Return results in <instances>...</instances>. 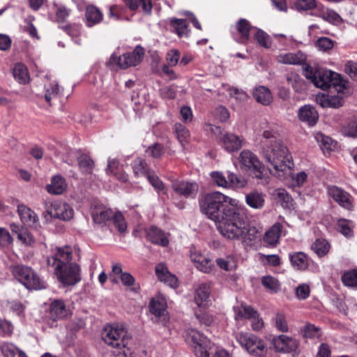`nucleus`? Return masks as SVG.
<instances>
[{
    "label": "nucleus",
    "mask_w": 357,
    "mask_h": 357,
    "mask_svg": "<svg viewBox=\"0 0 357 357\" xmlns=\"http://www.w3.org/2000/svg\"><path fill=\"white\" fill-rule=\"evenodd\" d=\"M238 200L219 192L208 193L199 200L201 211L213 220L219 232L230 240H242L250 236L246 216L238 206Z\"/></svg>",
    "instance_id": "nucleus-1"
},
{
    "label": "nucleus",
    "mask_w": 357,
    "mask_h": 357,
    "mask_svg": "<svg viewBox=\"0 0 357 357\" xmlns=\"http://www.w3.org/2000/svg\"><path fill=\"white\" fill-rule=\"evenodd\" d=\"M73 258V248L68 245L55 248L47 257V265L63 287L74 286L82 280L81 267Z\"/></svg>",
    "instance_id": "nucleus-2"
},
{
    "label": "nucleus",
    "mask_w": 357,
    "mask_h": 357,
    "mask_svg": "<svg viewBox=\"0 0 357 357\" xmlns=\"http://www.w3.org/2000/svg\"><path fill=\"white\" fill-rule=\"evenodd\" d=\"M259 152L272 174L282 178L290 173L294 165L292 157L282 140L266 143L261 146Z\"/></svg>",
    "instance_id": "nucleus-3"
},
{
    "label": "nucleus",
    "mask_w": 357,
    "mask_h": 357,
    "mask_svg": "<svg viewBox=\"0 0 357 357\" xmlns=\"http://www.w3.org/2000/svg\"><path fill=\"white\" fill-rule=\"evenodd\" d=\"M101 335L105 343L113 349L112 353L114 356H126V350H130L132 337L122 326L107 324L102 330Z\"/></svg>",
    "instance_id": "nucleus-4"
},
{
    "label": "nucleus",
    "mask_w": 357,
    "mask_h": 357,
    "mask_svg": "<svg viewBox=\"0 0 357 357\" xmlns=\"http://www.w3.org/2000/svg\"><path fill=\"white\" fill-rule=\"evenodd\" d=\"M14 278L29 290H39L46 288L45 282L30 266L16 265L10 266Z\"/></svg>",
    "instance_id": "nucleus-5"
},
{
    "label": "nucleus",
    "mask_w": 357,
    "mask_h": 357,
    "mask_svg": "<svg viewBox=\"0 0 357 357\" xmlns=\"http://www.w3.org/2000/svg\"><path fill=\"white\" fill-rule=\"evenodd\" d=\"M306 78L311 79L317 87L323 90L334 88L339 93L345 88V82L341 78L340 75L331 70H318L311 75L306 73Z\"/></svg>",
    "instance_id": "nucleus-6"
},
{
    "label": "nucleus",
    "mask_w": 357,
    "mask_h": 357,
    "mask_svg": "<svg viewBox=\"0 0 357 357\" xmlns=\"http://www.w3.org/2000/svg\"><path fill=\"white\" fill-rule=\"evenodd\" d=\"M241 169L257 179L264 178V166L258 157L248 149L243 150L238 157Z\"/></svg>",
    "instance_id": "nucleus-7"
},
{
    "label": "nucleus",
    "mask_w": 357,
    "mask_h": 357,
    "mask_svg": "<svg viewBox=\"0 0 357 357\" xmlns=\"http://www.w3.org/2000/svg\"><path fill=\"white\" fill-rule=\"evenodd\" d=\"M185 340L194 349V352L197 357H209L208 349L211 346L210 340L194 329H188L185 331Z\"/></svg>",
    "instance_id": "nucleus-8"
},
{
    "label": "nucleus",
    "mask_w": 357,
    "mask_h": 357,
    "mask_svg": "<svg viewBox=\"0 0 357 357\" xmlns=\"http://www.w3.org/2000/svg\"><path fill=\"white\" fill-rule=\"evenodd\" d=\"M236 339L239 344L252 354L261 356L266 352L264 341L253 334L240 333L237 335Z\"/></svg>",
    "instance_id": "nucleus-9"
},
{
    "label": "nucleus",
    "mask_w": 357,
    "mask_h": 357,
    "mask_svg": "<svg viewBox=\"0 0 357 357\" xmlns=\"http://www.w3.org/2000/svg\"><path fill=\"white\" fill-rule=\"evenodd\" d=\"M144 55V50L142 47L137 45L132 52L123 54L116 58L112 55L110 61H117L118 66L122 69H126L131 66H136L142 60Z\"/></svg>",
    "instance_id": "nucleus-10"
},
{
    "label": "nucleus",
    "mask_w": 357,
    "mask_h": 357,
    "mask_svg": "<svg viewBox=\"0 0 357 357\" xmlns=\"http://www.w3.org/2000/svg\"><path fill=\"white\" fill-rule=\"evenodd\" d=\"M46 213L53 218L64 221L70 220L74 215L73 208L68 204L61 202H52L50 206H47Z\"/></svg>",
    "instance_id": "nucleus-11"
},
{
    "label": "nucleus",
    "mask_w": 357,
    "mask_h": 357,
    "mask_svg": "<svg viewBox=\"0 0 357 357\" xmlns=\"http://www.w3.org/2000/svg\"><path fill=\"white\" fill-rule=\"evenodd\" d=\"M219 142L225 151L233 153L238 151L242 147L243 138L234 133L225 132L220 133Z\"/></svg>",
    "instance_id": "nucleus-12"
},
{
    "label": "nucleus",
    "mask_w": 357,
    "mask_h": 357,
    "mask_svg": "<svg viewBox=\"0 0 357 357\" xmlns=\"http://www.w3.org/2000/svg\"><path fill=\"white\" fill-rule=\"evenodd\" d=\"M273 344L277 351L287 354L295 352L298 346V343L295 339L284 335L274 337Z\"/></svg>",
    "instance_id": "nucleus-13"
},
{
    "label": "nucleus",
    "mask_w": 357,
    "mask_h": 357,
    "mask_svg": "<svg viewBox=\"0 0 357 357\" xmlns=\"http://www.w3.org/2000/svg\"><path fill=\"white\" fill-rule=\"evenodd\" d=\"M172 187L175 192L185 198H195L199 190L198 184L195 182L175 181Z\"/></svg>",
    "instance_id": "nucleus-14"
},
{
    "label": "nucleus",
    "mask_w": 357,
    "mask_h": 357,
    "mask_svg": "<svg viewBox=\"0 0 357 357\" xmlns=\"http://www.w3.org/2000/svg\"><path fill=\"white\" fill-rule=\"evenodd\" d=\"M328 193L333 199L343 208L351 210L353 203L351 195L346 191L337 186H331L328 188Z\"/></svg>",
    "instance_id": "nucleus-15"
},
{
    "label": "nucleus",
    "mask_w": 357,
    "mask_h": 357,
    "mask_svg": "<svg viewBox=\"0 0 357 357\" xmlns=\"http://www.w3.org/2000/svg\"><path fill=\"white\" fill-rule=\"evenodd\" d=\"M68 315L66 305L61 300H54L50 306V318L53 321L63 319Z\"/></svg>",
    "instance_id": "nucleus-16"
},
{
    "label": "nucleus",
    "mask_w": 357,
    "mask_h": 357,
    "mask_svg": "<svg viewBox=\"0 0 357 357\" xmlns=\"http://www.w3.org/2000/svg\"><path fill=\"white\" fill-rule=\"evenodd\" d=\"M305 56L301 52L282 53L276 56V61L287 65H301L305 61Z\"/></svg>",
    "instance_id": "nucleus-17"
},
{
    "label": "nucleus",
    "mask_w": 357,
    "mask_h": 357,
    "mask_svg": "<svg viewBox=\"0 0 357 357\" xmlns=\"http://www.w3.org/2000/svg\"><path fill=\"white\" fill-rule=\"evenodd\" d=\"M298 117L301 121L306 122L312 126L316 124L319 114L314 107L310 105H305L300 108Z\"/></svg>",
    "instance_id": "nucleus-18"
},
{
    "label": "nucleus",
    "mask_w": 357,
    "mask_h": 357,
    "mask_svg": "<svg viewBox=\"0 0 357 357\" xmlns=\"http://www.w3.org/2000/svg\"><path fill=\"white\" fill-rule=\"evenodd\" d=\"M17 212L21 221L26 226L32 227L38 221L36 213L24 205H19Z\"/></svg>",
    "instance_id": "nucleus-19"
},
{
    "label": "nucleus",
    "mask_w": 357,
    "mask_h": 357,
    "mask_svg": "<svg viewBox=\"0 0 357 357\" xmlns=\"http://www.w3.org/2000/svg\"><path fill=\"white\" fill-rule=\"evenodd\" d=\"M146 238L152 243L165 247L169 244V240L161 229L156 227H151L146 232Z\"/></svg>",
    "instance_id": "nucleus-20"
},
{
    "label": "nucleus",
    "mask_w": 357,
    "mask_h": 357,
    "mask_svg": "<svg viewBox=\"0 0 357 357\" xmlns=\"http://www.w3.org/2000/svg\"><path fill=\"white\" fill-rule=\"evenodd\" d=\"M255 100L263 105H268L273 101V96L269 89L264 86H257L252 92Z\"/></svg>",
    "instance_id": "nucleus-21"
},
{
    "label": "nucleus",
    "mask_w": 357,
    "mask_h": 357,
    "mask_svg": "<svg viewBox=\"0 0 357 357\" xmlns=\"http://www.w3.org/2000/svg\"><path fill=\"white\" fill-rule=\"evenodd\" d=\"M107 174H113L121 182L126 183L128 181V175L125 173L122 167L119 166V162L115 159H109L107 167Z\"/></svg>",
    "instance_id": "nucleus-22"
},
{
    "label": "nucleus",
    "mask_w": 357,
    "mask_h": 357,
    "mask_svg": "<svg viewBox=\"0 0 357 357\" xmlns=\"http://www.w3.org/2000/svg\"><path fill=\"white\" fill-rule=\"evenodd\" d=\"M265 195L258 191H252L245 195V202L251 208L260 209L265 202Z\"/></svg>",
    "instance_id": "nucleus-23"
},
{
    "label": "nucleus",
    "mask_w": 357,
    "mask_h": 357,
    "mask_svg": "<svg viewBox=\"0 0 357 357\" xmlns=\"http://www.w3.org/2000/svg\"><path fill=\"white\" fill-rule=\"evenodd\" d=\"M282 226L280 223L274 224L264 234V241L271 245H275L279 241Z\"/></svg>",
    "instance_id": "nucleus-24"
},
{
    "label": "nucleus",
    "mask_w": 357,
    "mask_h": 357,
    "mask_svg": "<svg viewBox=\"0 0 357 357\" xmlns=\"http://www.w3.org/2000/svg\"><path fill=\"white\" fill-rule=\"evenodd\" d=\"M211 294L210 286L203 283L199 285L195 292V301L199 307L205 305V303L209 301Z\"/></svg>",
    "instance_id": "nucleus-25"
},
{
    "label": "nucleus",
    "mask_w": 357,
    "mask_h": 357,
    "mask_svg": "<svg viewBox=\"0 0 357 357\" xmlns=\"http://www.w3.org/2000/svg\"><path fill=\"white\" fill-rule=\"evenodd\" d=\"M289 259L291 265L297 270L304 271L308 267L307 256L302 252L289 254Z\"/></svg>",
    "instance_id": "nucleus-26"
},
{
    "label": "nucleus",
    "mask_w": 357,
    "mask_h": 357,
    "mask_svg": "<svg viewBox=\"0 0 357 357\" xmlns=\"http://www.w3.org/2000/svg\"><path fill=\"white\" fill-rule=\"evenodd\" d=\"M66 184L64 178L60 176L52 177L51 183L47 185L46 190L50 194L60 195L64 192Z\"/></svg>",
    "instance_id": "nucleus-27"
},
{
    "label": "nucleus",
    "mask_w": 357,
    "mask_h": 357,
    "mask_svg": "<svg viewBox=\"0 0 357 357\" xmlns=\"http://www.w3.org/2000/svg\"><path fill=\"white\" fill-rule=\"evenodd\" d=\"M77 162L80 171L86 174L92 173L95 164L89 155L82 153L77 157Z\"/></svg>",
    "instance_id": "nucleus-28"
},
{
    "label": "nucleus",
    "mask_w": 357,
    "mask_h": 357,
    "mask_svg": "<svg viewBox=\"0 0 357 357\" xmlns=\"http://www.w3.org/2000/svg\"><path fill=\"white\" fill-rule=\"evenodd\" d=\"M166 302L162 298H153L150 301L149 311L155 317H160L164 314L166 311Z\"/></svg>",
    "instance_id": "nucleus-29"
},
{
    "label": "nucleus",
    "mask_w": 357,
    "mask_h": 357,
    "mask_svg": "<svg viewBox=\"0 0 357 357\" xmlns=\"http://www.w3.org/2000/svg\"><path fill=\"white\" fill-rule=\"evenodd\" d=\"M342 91V89L338 93L337 96H323L319 98L320 105L325 107H331L333 108H338L343 105L344 100L342 96L340 95V93Z\"/></svg>",
    "instance_id": "nucleus-30"
},
{
    "label": "nucleus",
    "mask_w": 357,
    "mask_h": 357,
    "mask_svg": "<svg viewBox=\"0 0 357 357\" xmlns=\"http://www.w3.org/2000/svg\"><path fill=\"white\" fill-rule=\"evenodd\" d=\"M85 16L88 25L90 26L100 22L102 20L101 12L94 6H89L86 7Z\"/></svg>",
    "instance_id": "nucleus-31"
},
{
    "label": "nucleus",
    "mask_w": 357,
    "mask_h": 357,
    "mask_svg": "<svg viewBox=\"0 0 357 357\" xmlns=\"http://www.w3.org/2000/svg\"><path fill=\"white\" fill-rule=\"evenodd\" d=\"M192 259L196 267L204 273H210L214 267L213 261L202 255H196L195 257H192Z\"/></svg>",
    "instance_id": "nucleus-32"
},
{
    "label": "nucleus",
    "mask_w": 357,
    "mask_h": 357,
    "mask_svg": "<svg viewBox=\"0 0 357 357\" xmlns=\"http://www.w3.org/2000/svg\"><path fill=\"white\" fill-rule=\"evenodd\" d=\"M126 6L131 10H137L139 6H142L143 10L150 14L152 10V3L151 0H124Z\"/></svg>",
    "instance_id": "nucleus-33"
},
{
    "label": "nucleus",
    "mask_w": 357,
    "mask_h": 357,
    "mask_svg": "<svg viewBox=\"0 0 357 357\" xmlns=\"http://www.w3.org/2000/svg\"><path fill=\"white\" fill-rule=\"evenodd\" d=\"M112 215L113 212L110 209L105 208H96L91 214L93 221L97 224H102L109 220Z\"/></svg>",
    "instance_id": "nucleus-34"
},
{
    "label": "nucleus",
    "mask_w": 357,
    "mask_h": 357,
    "mask_svg": "<svg viewBox=\"0 0 357 357\" xmlns=\"http://www.w3.org/2000/svg\"><path fill=\"white\" fill-rule=\"evenodd\" d=\"M236 28L241 35L242 42L248 40L251 29L250 23L247 20L241 18L237 22Z\"/></svg>",
    "instance_id": "nucleus-35"
},
{
    "label": "nucleus",
    "mask_w": 357,
    "mask_h": 357,
    "mask_svg": "<svg viewBox=\"0 0 357 357\" xmlns=\"http://www.w3.org/2000/svg\"><path fill=\"white\" fill-rule=\"evenodd\" d=\"M312 250L319 257L325 256L330 250V244L324 238H319L312 244Z\"/></svg>",
    "instance_id": "nucleus-36"
},
{
    "label": "nucleus",
    "mask_w": 357,
    "mask_h": 357,
    "mask_svg": "<svg viewBox=\"0 0 357 357\" xmlns=\"http://www.w3.org/2000/svg\"><path fill=\"white\" fill-rule=\"evenodd\" d=\"M273 195L278 203L283 208H289L292 202V198L289 194L284 189H278L274 191Z\"/></svg>",
    "instance_id": "nucleus-37"
},
{
    "label": "nucleus",
    "mask_w": 357,
    "mask_h": 357,
    "mask_svg": "<svg viewBox=\"0 0 357 357\" xmlns=\"http://www.w3.org/2000/svg\"><path fill=\"white\" fill-rule=\"evenodd\" d=\"M132 169L135 176H146L151 169L147 167L145 160L136 158L132 162Z\"/></svg>",
    "instance_id": "nucleus-38"
},
{
    "label": "nucleus",
    "mask_w": 357,
    "mask_h": 357,
    "mask_svg": "<svg viewBox=\"0 0 357 357\" xmlns=\"http://www.w3.org/2000/svg\"><path fill=\"white\" fill-rule=\"evenodd\" d=\"M227 174L229 187L241 188H244L248 183L247 179L243 176L237 175L229 172H227Z\"/></svg>",
    "instance_id": "nucleus-39"
},
{
    "label": "nucleus",
    "mask_w": 357,
    "mask_h": 357,
    "mask_svg": "<svg viewBox=\"0 0 357 357\" xmlns=\"http://www.w3.org/2000/svg\"><path fill=\"white\" fill-rule=\"evenodd\" d=\"M174 130L176 136V138L178 139L182 146H184L185 143L188 142V140L190 137L189 130L186 128L185 126L179 123L174 124Z\"/></svg>",
    "instance_id": "nucleus-40"
},
{
    "label": "nucleus",
    "mask_w": 357,
    "mask_h": 357,
    "mask_svg": "<svg viewBox=\"0 0 357 357\" xmlns=\"http://www.w3.org/2000/svg\"><path fill=\"white\" fill-rule=\"evenodd\" d=\"M342 132L347 137H357V116H354L342 126Z\"/></svg>",
    "instance_id": "nucleus-41"
},
{
    "label": "nucleus",
    "mask_w": 357,
    "mask_h": 357,
    "mask_svg": "<svg viewBox=\"0 0 357 357\" xmlns=\"http://www.w3.org/2000/svg\"><path fill=\"white\" fill-rule=\"evenodd\" d=\"M170 24L174 27L175 31L179 37L187 36L188 34V24L185 20L173 19Z\"/></svg>",
    "instance_id": "nucleus-42"
},
{
    "label": "nucleus",
    "mask_w": 357,
    "mask_h": 357,
    "mask_svg": "<svg viewBox=\"0 0 357 357\" xmlns=\"http://www.w3.org/2000/svg\"><path fill=\"white\" fill-rule=\"evenodd\" d=\"M13 76L15 79L21 84H25L29 79L27 69L21 63L15 65L13 69Z\"/></svg>",
    "instance_id": "nucleus-43"
},
{
    "label": "nucleus",
    "mask_w": 357,
    "mask_h": 357,
    "mask_svg": "<svg viewBox=\"0 0 357 357\" xmlns=\"http://www.w3.org/2000/svg\"><path fill=\"white\" fill-rule=\"evenodd\" d=\"M319 17H321L324 20L328 22L333 24H339L342 22L340 15L333 10L328 9L323 11Z\"/></svg>",
    "instance_id": "nucleus-44"
},
{
    "label": "nucleus",
    "mask_w": 357,
    "mask_h": 357,
    "mask_svg": "<svg viewBox=\"0 0 357 357\" xmlns=\"http://www.w3.org/2000/svg\"><path fill=\"white\" fill-rule=\"evenodd\" d=\"M258 313L251 306L242 305L236 312V318L251 319Z\"/></svg>",
    "instance_id": "nucleus-45"
},
{
    "label": "nucleus",
    "mask_w": 357,
    "mask_h": 357,
    "mask_svg": "<svg viewBox=\"0 0 357 357\" xmlns=\"http://www.w3.org/2000/svg\"><path fill=\"white\" fill-rule=\"evenodd\" d=\"M165 153V147L160 143H154L149 146L146 150V153L149 157L153 158H160Z\"/></svg>",
    "instance_id": "nucleus-46"
},
{
    "label": "nucleus",
    "mask_w": 357,
    "mask_h": 357,
    "mask_svg": "<svg viewBox=\"0 0 357 357\" xmlns=\"http://www.w3.org/2000/svg\"><path fill=\"white\" fill-rule=\"evenodd\" d=\"M301 333L303 337L305 338H315L321 336L319 328L313 324H306L302 329Z\"/></svg>",
    "instance_id": "nucleus-47"
},
{
    "label": "nucleus",
    "mask_w": 357,
    "mask_h": 357,
    "mask_svg": "<svg viewBox=\"0 0 357 357\" xmlns=\"http://www.w3.org/2000/svg\"><path fill=\"white\" fill-rule=\"evenodd\" d=\"M261 283L267 289L275 293L280 289L278 280L273 276H264L261 278Z\"/></svg>",
    "instance_id": "nucleus-48"
},
{
    "label": "nucleus",
    "mask_w": 357,
    "mask_h": 357,
    "mask_svg": "<svg viewBox=\"0 0 357 357\" xmlns=\"http://www.w3.org/2000/svg\"><path fill=\"white\" fill-rule=\"evenodd\" d=\"M352 222L347 220L340 219L337 222V230L347 237L353 236V230L351 228Z\"/></svg>",
    "instance_id": "nucleus-49"
},
{
    "label": "nucleus",
    "mask_w": 357,
    "mask_h": 357,
    "mask_svg": "<svg viewBox=\"0 0 357 357\" xmlns=\"http://www.w3.org/2000/svg\"><path fill=\"white\" fill-rule=\"evenodd\" d=\"M342 281L345 286H357V270H352L344 273L342 276Z\"/></svg>",
    "instance_id": "nucleus-50"
},
{
    "label": "nucleus",
    "mask_w": 357,
    "mask_h": 357,
    "mask_svg": "<svg viewBox=\"0 0 357 357\" xmlns=\"http://www.w3.org/2000/svg\"><path fill=\"white\" fill-rule=\"evenodd\" d=\"M113 223L115 227L120 233H123L127 229V225L125 218L121 212H116L113 213L112 216Z\"/></svg>",
    "instance_id": "nucleus-51"
},
{
    "label": "nucleus",
    "mask_w": 357,
    "mask_h": 357,
    "mask_svg": "<svg viewBox=\"0 0 357 357\" xmlns=\"http://www.w3.org/2000/svg\"><path fill=\"white\" fill-rule=\"evenodd\" d=\"M263 139L261 140V146H264L266 143H273L275 141H281L278 137L277 132L268 128L262 132Z\"/></svg>",
    "instance_id": "nucleus-52"
},
{
    "label": "nucleus",
    "mask_w": 357,
    "mask_h": 357,
    "mask_svg": "<svg viewBox=\"0 0 357 357\" xmlns=\"http://www.w3.org/2000/svg\"><path fill=\"white\" fill-rule=\"evenodd\" d=\"M316 47L321 51L328 52L333 49L334 41L327 37H321L317 40Z\"/></svg>",
    "instance_id": "nucleus-53"
},
{
    "label": "nucleus",
    "mask_w": 357,
    "mask_h": 357,
    "mask_svg": "<svg viewBox=\"0 0 357 357\" xmlns=\"http://www.w3.org/2000/svg\"><path fill=\"white\" fill-rule=\"evenodd\" d=\"M151 185L158 190H162L165 188L163 183L159 177L155 174L154 171L151 170L146 176Z\"/></svg>",
    "instance_id": "nucleus-54"
},
{
    "label": "nucleus",
    "mask_w": 357,
    "mask_h": 357,
    "mask_svg": "<svg viewBox=\"0 0 357 357\" xmlns=\"http://www.w3.org/2000/svg\"><path fill=\"white\" fill-rule=\"evenodd\" d=\"M295 7L298 10H308L317 6L316 0H296Z\"/></svg>",
    "instance_id": "nucleus-55"
},
{
    "label": "nucleus",
    "mask_w": 357,
    "mask_h": 357,
    "mask_svg": "<svg viewBox=\"0 0 357 357\" xmlns=\"http://www.w3.org/2000/svg\"><path fill=\"white\" fill-rule=\"evenodd\" d=\"M255 38L261 46L265 48H269L271 47V39L264 31L258 30L255 34Z\"/></svg>",
    "instance_id": "nucleus-56"
},
{
    "label": "nucleus",
    "mask_w": 357,
    "mask_h": 357,
    "mask_svg": "<svg viewBox=\"0 0 357 357\" xmlns=\"http://www.w3.org/2000/svg\"><path fill=\"white\" fill-rule=\"evenodd\" d=\"M195 317L201 324H204L206 326H210L214 321L213 315L206 312H201L200 313L196 312Z\"/></svg>",
    "instance_id": "nucleus-57"
},
{
    "label": "nucleus",
    "mask_w": 357,
    "mask_h": 357,
    "mask_svg": "<svg viewBox=\"0 0 357 357\" xmlns=\"http://www.w3.org/2000/svg\"><path fill=\"white\" fill-rule=\"evenodd\" d=\"M18 239L22 242L23 244L26 245H32L35 243V238L33 235L24 229L18 234Z\"/></svg>",
    "instance_id": "nucleus-58"
},
{
    "label": "nucleus",
    "mask_w": 357,
    "mask_h": 357,
    "mask_svg": "<svg viewBox=\"0 0 357 357\" xmlns=\"http://www.w3.org/2000/svg\"><path fill=\"white\" fill-rule=\"evenodd\" d=\"M275 326L282 333L288 331V324L283 314L277 313L275 316Z\"/></svg>",
    "instance_id": "nucleus-59"
},
{
    "label": "nucleus",
    "mask_w": 357,
    "mask_h": 357,
    "mask_svg": "<svg viewBox=\"0 0 357 357\" xmlns=\"http://www.w3.org/2000/svg\"><path fill=\"white\" fill-rule=\"evenodd\" d=\"M344 72L348 74L351 79L357 81V62L352 61H348L344 66Z\"/></svg>",
    "instance_id": "nucleus-60"
},
{
    "label": "nucleus",
    "mask_w": 357,
    "mask_h": 357,
    "mask_svg": "<svg viewBox=\"0 0 357 357\" xmlns=\"http://www.w3.org/2000/svg\"><path fill=\"white\" fill-rule=\"evenodd\" d=\"M1 350L4 357H16L18 349L11 344L4 343L1 346Z\"/></svg>",
    "instance_id": "nucleus-61"
},
{
    "label": "nucleus",
    "mask_w": 357,
    "mask_h": 357,
    "mask_svg": "<svg viewBox=\"0 0 357 357\" xmlns=\"http://www.w3.org/2000/svg\"><path fill=\"white\" fill-rule=\"evenodd\" d=\"M211 177L214 182L220 187L227 188L229 187V183L227 182V178L220 172H212Z\"/></svg>",
    "instance_id": "nucleus-62"
},
{
    "label": "nucleus",
    "mask_w": 357,
    "mask_h": 357,
    "mask_svg": "<svg viewBox=\"0 0 357 357\" xmlns=\"http://www.w3.org/2000/svg\"><path fill=\"white\" fill-rule=\"evenodd\" d=\"M180 58L178 50L173 49L170 50L166 56V60L170 66H174L178 63Z\"/></svg>",
    "instance_id": "nucleus-63"
},
{
    "label": "nucleus",
    "mask_w": 357,
    "mask_h": 357,
    "mask_svg": "<svg viewBox=\"0 0 357 357\" xmlns=\"http://www.w3.org/2000/svg\"><path fill=\"white\" fill-rule=\"evenodd\" d=\"M310 287L306 284L298 285L296 289V294L299 299H306L310 295Z\"/></svg>",
    "instance_id": "nucleus-64"
}]
</instances>
